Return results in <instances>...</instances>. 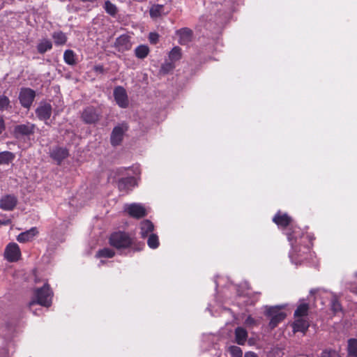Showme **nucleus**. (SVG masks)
Returning <instances> with one entry per match:
<instances>
[{"mask_svg":"<svg viewBox=\"0 0 357 357\" xmlns=\"http://www.w3.org/2000/svg\"><path fill=\"white\" fill-rule=\"evenodd\" d=\"M148 245L149 248L152 249H155L159 245V241L158 237L156 234H150L148 241H147Z\"/></svg>","mask_w":357,"mask_h":357,"instance_id":"nucleus-32","label":"nucleus"},{"mask_svg":"<svg viewBox=\"0 0 357 357\" xmlns=\"http://www.w3.org/2000/svg\"><path fill=\"white\" fill-rule=\"evenodd\" d=\"M35 91L29 88L21 89L19 95V100L21 105L25 108H29L35 98Z\"/></svg>","mask_w":357,"mask_h":357,"instance_id":"nucleus-7","label":"nucleus"},{"mask_svg":"<svg viewBox=\"0 0 357 357\" xmlns=\"http://www.w3.org/2000/svg\"><path fill=\"white\" fill-rule=\"evenodd\" d=\"M154 229L153 224L149 220L142 221L140 223V234L142 238H146Z\"/></svg>","mask_w":357,"mask_h":357,"instance_id":"nucleus-21","label":"nucleus"},{"mask_svg":"<svg viewBox=\"0 0 357 357\" xmlns=\"http://www.w3.org/2000/svg\"><path fill=\"white\" fill-rule=\"evenodd\" d=\"M52 44L50 40L44 39L41 40L37 45L38 52L40 54H44L47 51L51 50Z\"/></svg>","mask_w":357,"mask_h":357,"instance_id":"nucleus-25","label":"nucleus"},{"mask_svg":"<svg viewBox=\"0 0 357 357\" xmlns=\"http://www.w3.org/2000/svg\"><path fill=\"white\" fill-rule=\"evenodd\" d=\"M5 129V123L4 120L2 116H0V134L2 133V132Z\"/></svg>","mask_w":357,"mask_h":357,"instance_id":"nucleus-42","label":"nucleus"},{"mask_svg":"<svg viewBox=\"0 0 357 357\" xmlns=\"http://www.w3.org/2000/svg\"><path fill=\"white\" fill-rule=\"evenodd\" d=\"M94 70L96 72L102 73H104V68L102 66H96L94 67Z\"/></svg>","mask_w":357,"mask_h":357,"instance_id":"nucleus-43","label":"nucleus"},{"mask_svg":"<svg viewBox=\"0 0 357 357\" xmlns=\"http://www.w3.org/2000/svg\"><path fill=\"white\" fill-rule=\"evenodd\" d=\"M292 327L294 333H305L309 327V324L305 318L296 317V320L293 323Z\"/></svg>","mask_w":357,"mask_h":357,"instance_id":"nucleus-14","label":"nucleus"},{"mask_svg":"<svg viewBox=\"0 0 357 357\" xmlns=\"http://www.w3.org/2000/svg\"><path fill=\"white\" fill-rule=\"evenodd\" d=\"M351 291L354 293V294H357V287H353L351 289Z\"/></svg>","mask_w":357,"mask_h":357,"instance_id":"nucleus-46","label":"nucleus"},{"mask_svg":"<svg viewBox=\"0 0 357 357\" xmlns=\"http://www.w3.org/2000/svg\"><path fill=\"white\" fill-rule=\"evenodd\" d=\"M287 236L292 247V252L290 254V257L291 260L294 261L296 259V255H299L298 252L301 250L297 248L296 245H295L296 243V237H294L291 234H288Z\"/></svg>","mask_w":357,"mask_h":357,"instance_id":"nucleus-22","label":"nucleus"},{"mask_svg":"<svg viewBox=\"0 0 357 357\" xmlns=\"http://www.w3.org/2000/svg\"><path fill=\"white\" fill-rule=\"evenodd\" d=\"M273 222L279 226L286 227L291 222V218L287 213H278L273 219Z\"/></svg>","mask_w":357,"mask_h":357,"instance_id":"nucleus-19","label":"nucleus"},{"mask_svg":"<svg viewBox=\"0 0 357 357\" xmlns=\"http://www.w3.org/2000/svg\"><path fill=\"white\" fill-rule=\"evenodd\" d=\"M36 113L39 119L47 121L52 114V106L47 102H40L36 110Z\"/></svg>","mask_w":357,"mask_h":357,"instance_id":"nucleus-10","label":"nucleus"},{"mask_svg":"<svg viewBox=\"0 0 357 357\" xmlns=\"http://www.w3.org/2000/svg\"><path fill=\"white\" fill-rule=\"evenodd\" d=\"M230 351L234 357H241L242 351L240 347L233 346L230 347Z\"/></svg>","mask_w":357,"mask_h":357,"instance_id":"nucleus-38","label":"nucleus"},{"mask_svg":"<svg viewBox=\"0 0 357 357\" xmlns=\"http://www.w3.org/2000/svg\"><path fill=\"white\" fill-rule=\"evenodd\" d=\"M304 251L303 252V253L305 252L306 250H309V248L308 247H304Z\"/></svg>","mask_w":357,"mask_h":357,"instance_id":"nucleus-47","label":"nucleus"},{"mask_svg":"<svg viewBox=\"0 0 357 357\" xmlns=\"http://www.w3.org/2000/svg\"><path fill=\"white\" fill-rule=\"evenodd\" d=\"M347 351L349 356L357 357V339H349L348 340Z\"/></svg>","mask_w":357,"mask_h":357,"instance_id":"nucleus-27","label":"nucleus"},{"mask_svg":"<svg viewBox=\"0 0 357 357\" xmlns=\"http://www.w3.org/2000/svg\"><path fill=\"white\" fill-rule=\"evenodd\" d=\"M37 234V229L32 227L31 229L20 234L17 237V240L20 243H25L31 241Z\"/></svg>","mask_w":357,"mask_h":357,"instance_id":"nucleus-16","label":"nucleus"},{"mask_svg":"<svg viewBox=\"0 0 357 357\" xmlns=\"http://www.w3.org/2000/svg\"><path fill=\"white\" fill-rule=\"evenodd\" d=\"M10 107V100L6 96H0V111L7 110Z\"/></svg>","mask_w":357,"mask_h":357,"instance_id":"nucleus-35","label":"nucleus"},{"mask_svg":"<svg viewBox=\"0 0 357 357\" xmlns=\"http://www.w3.org/2000/svg\"><path fill=\"white\" fill-rule=\"evenodd\" d=\"M331 307L334 312H338L341 310V305L337 300H333L332 301Z\"/></svg>","mask_w":357,"mask_h":357,"instance_id":"nucleus-41","label":"nucleus"},{"mask_svg":"<svg viewBox=\"0 0 357 357\" xmlns=\"http://www.w3.org/2000/svg\"><path fill=\"white\" fill-rule=\"evenodd\" d=\"M176 33L179 36V43L181 45H186L191 40L192 31L188 28L178 30Z\"/></svg>","mask_w":357,"mask_h":357,"instance_id":"nucleus-15","label":"nucleus"},{"mask_svg":"<svg viewBox=\"0 0 357 357\" xmlns=\"http://www.w3.org/2000/svg\"><path fill=\"white\" fill-rule=\"evenodd\" d=\"M114 97L116 104L121 108H126L129 105L127 92L123 86H116L114 89Z\"/></svg>","mask_w":357,"mask_h":357,"instance_id":"nucleus-6","label":"nucleus"},{"mask_svg":"<svg viewBox=\"0 0 357 357\" xmlns=\"http://www.w3.org/2000/svg\"><path fill=\"white\" fill-rule=\"evenodd\" d=\"M319 357H341L340 353L332 349H326L324 350Z\"/></svg>","mask_w":357,"mask_h":357,"instance_id":"nucleus-34","label":"nucleus"},{"mask_svg":"<svg viewBox=\"0 0 357 357\" xmlns=\"http://www.w3.org/2000/svg\"><path fill=\"white\" fill-rule=\"evenodd\" d=\"M265 310V314L271 317V320L268 324L271 329L275 328L278 325V324L286 317V314L284 312H282L280 308L278 306H266Z\"/></svg>","mask_w":357,"mask_h":357,"instance_id":"nucleus-3","label":"nucleus"},{"mask_svg":"<svg viewBox=\"0 0 357 357\" xmlns=\"http://www.w3.org/2000/svg\"><path fill=\"white\" fill-rule=\"evenodd\" d=\"M308 311V305L306 303L300 304L297 309L295 310L294 316L295 317L303 318V317L306 316Z\"/></svg>","mask_w":357,"mask_h":357,"instance_id":"nucleus-29","label":"nucleus"},{"mask_svg":"<svg viewBox=\"0 0 357 357\" xmlns=\"http://www.w3.org/2000/svg\"><path fill=\"white\" fill-rule=\"evenodd\" d=\"M181 48L174 47L169 52V59L172 62H176L181 59Z\"/></svg>","mask_w":357,"mask_h":357,"instance_id":"nucleus-31","label":"nucleus"},{"mask_svg":"<svg viewBox=\"0 0 357 357\" xmlns=\"http://www.w3.org/2000/svg\"><path fill=\"white\" fill-rule=\"evenodd\" d=\"M132 242V240L130 236L122 231L115 232L109 238L110 245L117 249L128 248Z\"/></svg>","mask_w":357,"mask_h":357,"instance_id":"nucleus-2","label":"nucleus"},{"mask_svg":"<svg viewBox=\"0 0 357 357\" xmlns=\"http://www.w3.org/2000/svg\"><path fill=\"white\" fill-rule=\"evenodd\" d=\"M64 61L68 65H75L77 63L76 54L71 50H67L63 53Z\"/></svg>","mask_w":357,"mask_h":357,"instance_id":"nucleus-24","label":"nucleus"},{"mask_svg":"<svg viewBox=\"0 0 357 357\" xmlns=\"http://www.w3.org/2000/svg\"><path fill=\"white\" fill-rule=\"evenodd\" d=\"M174 62H168V63H165V64H163L162 66V70L164 72V73H168L169 71L173 70L174 68V66L173 64Z\"/></svg>","mask_w":357,"mask_h":357,"instance_id":"nucleus-39","label":"nucleus"},{"mask_svg":"<svg viewBox=\"0 0 357 357\" xmlns=\"http://www.w3.org/2000/svg\"><path fill=\"white\" fill-rule=\"evenodd\" d=\"M244 357H257V356L253 352H248L245 354Z\"/></svg>","mask_w":357,"mask_h":357,"instance_id":"nucleus-44","label":"nucleus"},{"mask_svg":"<svg viewBox=\"0 0 357 357\" xmlns=\"http://www.w3.org/2000/svg\"><path fill=\"white\" fill-rule=\"evenodd\" d=\"M320 291V289H312V290L310 291V294H315L317 292H318V291Z\"/></svg>","mask_w":357,"mask_h":357,"instance_id":"nucleus-45","label":"nucleus"},{"mask_svg":"<svg viewBox=\"0 0 357 357\" xmlns=\"http://www.w3.org/2000/svg\"><path fill=\"white\" fill-rule=\"evenodd\" d=\"M235 338L238 344L243 345L248 338L247 331L242 327H237L235 329Z\"/></svg>","mask_w":357,"mask_h":357,"instance_id":"nucleus-20","label":"nucleus"},{"mask_svg":"<svg viewBox=\"0 0 357 357\" xmlns=\"http://www.w3.org/2000/svg\"><path fill=\"white\" fill-rule=\"evenodd\" d=\"M124 210L131 217L135 218H140L146 215V208L139 204L133 203L130 204H126L124 206Z\"/></svg>","mask_w":357,"mask_h":357,"instance_id":"nucleus-8","label":"nucleus"},{"mask_svg":"<svg viewBox=\"0 0 357 357\" xmlns=\"http://www.w3.org/2000/svg\"><path fill=\"white\" fill-rule=\"evenodd\" d=\"M149 49L146 45H139L135 50V56L139 59H144L149 54Z\"/></svg>","mask_w":357,"mask_h":357,"instance_id":"nucleus-28","label":"nucleus"},{"mask_svg":"<svg viewBox=\"0 0 357 357\" xmlns=\"http://www.w3.org/2000/svg\"><path fill=\"white\" fill-rule=\"evenodd\" d=\"M135 185V179L133 177H127L119 181L118 187L121 191H127Z\"/></svg>","mask_w":357,"mask_h":357,"instance_id":"nucleus-17","label":"nucleus"},{"mask_svg":"<svg viewBox=\"0 0 357 357\" xmlns=\"http://www.w3.org/2000/svg\"><path fill=\"white\" fill-rule=\"evenodd\" d=\"M50 155L58 164H60L68 156V151L65 148L55 147L51 151Z\"/></svg>","mask_w":357,"mask_h":357,"instance_id":"nucleus-13","label":"nucleus"},{"mask_svg":"<svg viewBox=\"0 0 357 357\" xmlns=\"http://www.w3.org/2000/svg\"><path fill=\"white\" fill-rule=\"evenodd\" d=\"M114 255V252L109 248H103L102 250H100L96 254V257H99V258H100V257L111 258Z\"/></svg>","mask_w":357,"mask_h":357,"instance_id":"nucleus-33","label":"nucleus"},{"mask_svg":"<svg viewBox=\"0 0 357 357\" xmlns=\"http://www.w3.org/2000/svg\"><path fill=\"white\" fill-rule=\"evenodd\" d=\"M158 38L159 36L156 33H150L149 36V41L153 44H155L158 42Z\"/></svg>","mask_w":357,"mask_h":357,"instance_id":"nucleus-40","label":"nucleus"},{"mask_svg":"<svg viewBox=\"0 0 357 357\" xmlns=\"http://www.w3.org/2000/svg\"><path fill=\"white\" fill-rule=\"evenodd\" d=\"M34 125L30 123L18 125L15 128V132L23 135H29L33 132Z\"/></svg>","mask_w":357,"mask_h":357,"instance_id":"nucleus-18","label":"nucleus"},{"mask_svg":"<svg viewBox=\"0 0 357 357\" xmlns=\"http://www.w3.org/2000/svg\"><path fill=\"white\" fill-rule=\"evenodd\" d=\"M128 125L122 123L115 126L111 134V143L113 146L119 145L123 137L124 133L128 130Z\"/></svg>","mask_w":357,"mask_h":357,"instance_id":"nucleus-5","label":"nucleus"},{"mask_svg":"<svg viewBox=\"0 0 357 357\" xmlns=\"http://www.w3.org/2000/svg\"><path fill=\"white\" fill-rule=\"evenodd\" d=\"M35 300L29 303L31 307L35 303H38L45 307H49L52 303V292L50 289L48 284H45L43 287L36 289L34 293Z\"/></svg>","mask_w":357,"mask_h":357,"instance_id":"nucleus-1","label":"nucleus"},{"mask_svg":"<svg viewBox=\"0 0 357 357\" xmlns=\"http://www.w3.org/2000/svg\"><path fill=\"white\" fill-rule=\"evenodd\" d=\"M82 117L86 123H93L98 120L99 114L94 107H88L84 110Z\"/></svg>","mask_w":357,"mask_h":357,"instance_id":"nucleus-11","label":"nucleus"},{"mask_svg":"<svg viewBox=\"0 0 357 357\" xmlns=\"http://www.w3.org/2000/svg\"><path fill=\"white\" fill-rule=\"evenodd\" d=\"M245 326H247L248 327H252L254 326L258 325L259 322L257 320H256L255 319H254L252 317H251L250 315L245 320Z\"/></svg>","mask_w":357,"mask_h":357,"instance_id":"nucleus-37","label":"nucleus"},{"mask_svg":"<svg viewBox=\"0 0 357 357\" xmlns=\"http://www.w3.org/2000/svg\"><path fill=\"white\" fill-rule=\"evenodd\" d=\"M15 155L9 151L0 153V165H8L14 160Z\"/></svg>","mask_w":357,"mask_h":357,"instance_id":"nucleus-26","label":"nucleus"},{"mask_svg":"<svg viewBox=\"0 0 357 357\" xmlns=\"http://www.w3.org/2000/svg\"><path fill=\"white\" fill-rule=\"evenodd\" d=\"M115 47L119 52L128 50L132 47L130 36L128 35H121L116 39Z\"/></svg>","mask_w":357,"mask_h":357,"instance_id":"nucleus-12","label":"nucleus"},{"mask_svg":"<svg viewBox=\"0 0 357 357\" xmlns=\"http://www.w3.org/2000/svg\"><path fill=\"white\" fill-rule=\"evenodd\" d=\"M105 8L106 11L112 15H115L116 13V7L109 1L105 2Z\"/></svg>","mask_w":357,"mask_h":357,"instance_id":"nucleus-36","label":"nucleus"},{"mask_svg":"<svg viewBox=\"0 0 357 357\" xmlns=\"http://www.w3.org/2000/svg\"><path fill=\"white\" fill-rule=\"evenodd\" d=\"M17 203V199L12 195L3 196L0 199V208L4 211H12Z\"/></svg>","mask_w":357,"mask_h":357,"instance_id":"nucleus-9","label":"nucleus"},{"mask_svg":"<svg viewBox=\"0 0 357 357\" xmlns=\"http://www.w3.org/2000/svg\"><path fill=\"white\" fill-rule=\"evenodd\" d=\"M4 258L9 262L17 261L21 258V250L15 243H8L4 250Z\"/></svg>","mask_w":357,"mask_h":357,"instance_id":"nucleus-4","label":"nucleus"},{"mask_svg":"<svg viewBox=\"0 0 357 357\" xmlns=\"http://www.w3.org/2000/svg\"><path fill=\"white\" fill-rule=\"evenodd\" d=\"M164 7L162 5H153L150 9V15L152 18H157L163 13Z\"/></svg>","mask_w":357,"mask_h":357,"instance_id":"nucleus-30","label":"nucleus"},{"mask_svg":"<svg viewBox=\"0 0 357 357\" xmlns=\"http://www.w3.org/2000/svg\"><path fill=\"white\" fill-rule=\"evenodd\" d=\"M52 38L56 45H63L67 41L66 35L61 31H56L52 34Z\"/></svg>","mask_w":357,"mask_h":357,"instance_id":"nucleus-23","label":"nucleus"}]
</instances>
